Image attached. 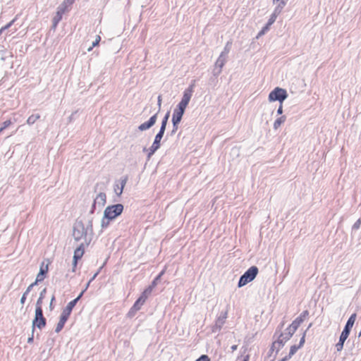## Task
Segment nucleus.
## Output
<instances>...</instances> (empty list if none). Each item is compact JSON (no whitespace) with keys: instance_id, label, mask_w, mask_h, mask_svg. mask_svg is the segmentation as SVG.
Instances as JSON below:
<instances>
[{"instance_id":"f257e3e1","label":"nucleus","mask_w":361,"mask_h":361,"mask_svg":"<svg viewBox=\"0 0 361 361\" xmlns=\"http://www.w3.org/2000/svg\"><path fill=\"white\" fill-rule=\"evenodd\" d=\"M93 236L94 235L86 228L82 220L75 221L73 226V237L75 241L84 240L82 243L87 247L91 243Z\"/></svg>"},{"instance_id":"f03ea898","label":"nucleus","mask_w":361,"mask_h":361,"mask_svg":"<svg viewBox=\"0 0 361 361\" xmlns=\"http://www.w3.org/2000/svg\"><path fill=\"white\" fill-rule=\"evenodd\" d=\"M123 209L124 206L121 203L107 206L104 211L105 219L114 221L123 213Z\"/></svg>"},{"instance_id":"7ed1b4c3","label":"nucleus","mask_w":361,"mask_h":361,"mask_svg":"<svg viewBox=\"0 0 361 361\" xmlns=\"http://www.w3.org/2000/svg\"><path fill=\"white\" fill-rule=\"evenodd\" d=\"M258 274V268L255 266L248 269L240 278L238 287H243L255 279Z\"/></svg>"},{"instance_id":"20e7f679","label":"nucleus","mask_w":361,"mask_h":361,"mask_svg":"<svg viewBox=\"0 0 361 361\" xmlns=\"http://www.w3.org/2000/svg\"><path fill=\"white\" fill-rule=\"evenodd\" d=\"M294 334L295 332L293 331H290V328L288 327L284 332L281 334L278 340L273 343L271 350H276L278 352Z\"/></svg>"},{"instance_id":"39448f33","label":"nucleus","mask_w":361,"mask_h":361,"mask_svg":"<svg viewBox=\"0 0 361 361\" xmlns=\"http://www.w3.org/2000/svg\"><path fill=\"white\" fill-rule=\"evenodd\" d=\"M47 325V319L44 317L43 310L40 309L35 311V317L32 320V331H35V328L42 329Z\"/></svg>"},{"instance_id":"423d86ee","label":"nucleus","mask_w":361,"mask_h":361,"mask_svg":"<svg viewBox=\"0 0 361 361\" xmlns=\"http://www.w3.org/2000/svg\"><path fill=\"white\" fill-rule=\"evenodd\" d=\"M287 97L288 94L286 90L277 87L269 93L268 99L270 102L279 101L280 103H283Z\"/></svg>"},{"instance_id":"0eeeda50","label":"nucleus","mask_w":361,"mask_h":361,"mask_svg":"<svg viewBox=\"0 0 361 361\" xmlns=\"http://www.w3.org/2000/svg\"><path fill=\"white\" fill-rule=\"evenodd\" d=\"M173 129L171 135L176 133L178 128V124L180 123V102L178 103L173 111L172 116Z\"/></svg>"},{"instance_id":"6e6552de","label":"nucleus","mask_w":361,"mask_h":361,"mask_svg":"<svg viewBox=\"0 0 361 361\" xmlns=\"http://www.w3.org/2000/svg\"><path fill=\"white\" fill-rule=\"evenodd\" d=\"M194 87L195 81H193L192 83L189 86V87L187 88L184 92L183 97L182 99V116L183 115L185 109L188 104L189 101L191 98Z\"/></svg>"},{"instance_id":"1a4fd4ad","label":"nucleus","mask_w":361,"mask_h":361,"mask_svg":"<svg viewBox=\"0 0 361 361\" xmlns=\"http://www.w3.org/2000/svg\"><path fill=\"white\" fill-rule=\"evenodd\" d=\"M67 11L66 6L59 5L57 8L56 15L52 18L51 28L55 30L59 22L61 20L63 15Z\"/></svg>"},{"instance_id":"9d476101","label":"nucleus","mask_w":361,"mask_h":361,"mask_svg":"<svg viewBox=\"0 0 361 361\" xmlns=\"http://www.w3.org/2000/svg\"><path fill=\"white\" fill-rule=\"evenodd\" d=\"M286 4V3L285 1H281V3L275 8L273 13L271 15L268 20V23H267L268 26L270 27L276 21L278 16L281 13Z\"/></svg>"},{"instance_id":"9b49d317","label":"nucleus","mask_w":361,"mask_h":361,"mask_svg":"<svg viewBox=\"0 0 361 361\" xmlns=\"http://www.w3.org/2000/svg\"><path fill=\"white\" fill-rule=\"evenodd\" d=\"M157 113H155L153 116H152L149 119L144 122L143 123L140 124L138 126V130L140 131H144L149 129L152 128L157 122Z\"/></svg>"},{"instance_id":"f8f14e48","label":"nucleus","mask_w":361,"mask_h":361,"mask_svg":"<svg viewBox=\"0 0 361 361\" xmlns=\"http://www.w3.org/2000/svg\"><path fill=\"white\" fill-rule=\"evenodd\" d=\"M47 272H48V264L44 265V263L42 262L39 267V271L35 279L37 282L39 283V282L43 281L44 280V279L46 278Z\"/></svg>"},{"instance_id":"ddd939ff","label":"nucleus","mask_w":361,"mask_h":361,"mask_svg":"<svg viewBox=\"0 0 361 361\" xmlns=\"http://www.w3.org/2000/svg\"><path fill=\"white\" fill-rule=\"evenodd\" d=\"M86 245L85 243H80L79 246L75 250L73 259L75 261H79L84 255L85 252V247Z\"/></svg>"},{"instance_id":"4468645a","label":"nucleus","mask_w":361,"mask_h":361,"mask_svg":"<svg viewBox=\"0 0 361 361\" xmlns=\"http://www.w3.org/2000/svg\"><path fill=\"white\" fill-rule=\"evenodd\" d=\"M94 204H97L99 208L103 207L106 202V195L104 192H99L94 198Z\"/></svg>"},{"instance_id":"2eb2a0df","label":"nucleus","mask_w":361,"mask_h":361,"mask_svg":"<svg viewBox=\"0 0 361 361\" xmlns=\"http://www.w3.org/2000/svg\"><path fill=\"white\" fill-rule=\"evenodd\" d=\"M226 61L227 56L223 54H220V56H219L215 63L216 68H219V71L217 72L218 74H219L221 72V69L224 67V64L226 63Z\"/></svg>"},{"instance_id":"dca6fc26","label":"nucleus","mask_w":361,"mask_h":361,"mask_svg":"<svg viewBox=\"0 0 361 361\" xmlns=\"http://www.w3.org/2000/svg\"><path fill=\"white\" fill-rule=\"evenodd\" d=\"M227 318V312H225L224 313L221 314L218 319L216 321L215 327L218 329H221L223 325L225 323V321Z\"/></svg>"},{"instance_id":"f3484780","label":"nucleus","mask_w":361,"mask_h":361,"mask_svg":"<svg viewBox=\"0 0 361 361\" xmlns=\"http://www.w3.org/2000/svg\"><path fill=\"white\" fill-rule=\"evenodd\" d=\"M128 180V177L127 176H123L120 178L121 187L119 188V192H117V189L116 188H114V191L116 193L117 196L119 197L123 193V188H124Z\"/></svg>"},{"instance_id":"a211bd4d","label":"nucleus","mask_w":361,"mask_h":361,"mask_svg":"<svg viewBox=\"0 0 361 361\" xmlns=\"http://www.w3.org/2000/svg\"><path fill=\"white\" fill-rule=\"evenodd\" d=\"M356 314H353L348 319V320L347 321V323L344 327V329L350 332L355 322V320H356Z\"/></svg>"},{"instance_id":"6ab92c4d","label":"nucleus","mask_w":361,"mask_h":361,"mask_svg":"<svg viewBox=\"0 0 361 361\" xmlns=\"http://www.w3.org/2000/svg\"><path fill=\"white\" fill-rule=\"evenodd\" d=\"M303 322L302 317H297L288 326L290 331H296L300 325Z\"/></svg>"},{"instance_id":"aec40b11","label":"nucleus","mask_w":361,"mask_h":361,"mask_svg":"<svg viewBox=\"0 0 361 361\" xmlns=\"http://www.w3.org/2000/svg\"><path fill=\"white\" fill-rule=\"evenodd\" d=\"M169 117H170V111H167L162 119L161 127H160V129L159 131L165 133L166 125H167Z\"/></svg>"},{"instance_id":"412c9836","label":"nucleus","mask_w":361,"mask_h":361,"mask_svg":"<svg viewBox=\"0 0 361 361\" xmlns=\"http://www.w3.org/2000/svg\"><path fill=\"white\" fill-rule=\"evenodd\" d=\"M160 147H158L155 145H152V146L149 148V149H147L146 147L143 148V151H148L147 154V159H149L150 157L156 152V151Z\"/></svg>"},{"instance_id":"4be33fe9","label":"nucleus","mask_w":361,"mask_h":361,"mask_svg":"<svg viewBox=\"0 0 361 361\" xmlns=\"http://www.w3.org/2000/svg\"><path fill=\"white\" fill-rule=\"evenodd\" d=\"M286 120V117L285 116H282L278 118L274 123V128L277 130L281 124H283Z\"/></svg>"},{"instance_id":"5701e85b","label":"nucleus","mask_w":361,"mask_h":361,"mask_svg":"<svg viewBox=\"0 0 361 361\" xmlns=\"http://www.w3.org/2000/svg\"><path fill=\"white\" fill-rule=\"evenodd\" d=\"M164 135V133L159 131L157 134L155 135L154 140L153 142V145H155L158 147L161 145V140Z\"/></svg>"},{"instance_id":"b1692460","label":"nucleus","mask_w":361,"mask_h":361,"mask_svg":"<svg viewBox=\"0 0 361 361\" xmlns=\"http://www.w3.org/2000/svg\"><path fill=\"white\" fill-rule=\"evenodd\" d=\"M40 118V115L37 114H32L31 116H30L26 121V123L29 125V126H31V125H33L38 119H39Z\"/></svg>"},{"instance_id":"393cba45","label":"nucleus","mask_w":361,"mask_h":361,"mask_svg":"<svg viewBox=\"0 0 361 361\" xmlns=\"http://www.w3.org/2000/svg\"><path fill=\"white\" fill-rule=\"evenodd\" d=\"M152 290L151 287L148 286L144 290L139 298H142L143 301L145 302L149 295L152 293Z\"/></svg>"},{"instance_id":"a878e982","label":"nucleus","mask_w":361,"mask_h":361,"mask_svg":"<svg viewBox=\"0 0 361 361\" xmlns=\"http://www.w3.org/2000/svg\"><path fill=\"white\" fill-rule=\"evenodd\" d=\"M164 270H162L154 279V280L152 281V283L149 286V287L152 288V289H153L157 285V283H159V281H160L161 279V276L164 274Z\"/></svg>"},{"instance_id":"bb28decb","label":"nucleus","mask_w":361,"mask_h":361,"mask_svg":"<svg viewBox=\"0 0 361 361\" xmlns=\"http://www.w3.org/2000/svg\"><path fill=\"white\" fill-rule=\"evenodd\" d=\"M113 220H109V219H105V214L103 215V217L101 221V228L102 229H106L110 225L111 221Z\"/></svg>"},{"instance_id":"cd10ccee","label":"nucleus","mask_w":361,"mask_h":361,"mask_svg":"<svg viewBox=\"0 0 361 361\" xmlns=\"http://www.w3.org/2000/svg\"><path fill=\"white\" fill-rule=\"evenodd\" d=\"M144 303H145V302L143 301L142 298H138L133 305V309H135V310H137V311L140 310L142 305Z\"/></svg>"},{"instance_id":"c85d7f7f","label":"nucleus","mask_w":361,"mask_h":361,"mask_svg":"<svg viewBox=\"0 0 361 361\" xmlns=\"http://www.w3.org/2000/svg\"><path fill=\"white\" fill-rule=\"evenodd\" d=\"M76 304H77V300L75 301V300H73L67 304L66 307L63 310H66V312L71 313L73 311V309L75 307Z\"/></svg>"},{"instance_id":"c756f323","label":"nucleus","mask_w":361,"mask_h":361,"mask_svg":"<svg viewBox=\"0 0 361 361\" xmlns=\"http://www.w3.org/2000/svg\"><path fill=\"white\" fill-rule=\"evenodd\" d=\"M71 313L66 312V310H63L62 312L60 315L59 320L66 323L67 320L68 319Z\"/></svg>"},{"instance_id":"7c9ffc66","label":"nucleus","mask_w":361,"mask_h":361,"mask_svg":"<svg viewBox=\"0 0 361 361\" xmlns=\"http://www.w3.org/2000/svg\"><path fill=\"white\" fill-rule=\"evenodd\" d=\"M86 228L94 235L93 231V217H90L85 226Z\"/></svg>"},{"instance_id":"2f4dec72","label":"nucleus","mask_w":361,"mask_h":361,"mask_svg":"<svg viewBox=\"0 0 361 361\" xmlns=\"http://www.w3.org/2000/svg\"><path fill=\"white\" fill-rule=\"evenodd\" d=\"M349 334H350V331H348L345 329H343L340 336L339 340L345 342L346 341V339L348 338Z\"/></svg>"},{"instance_id":"473e14b6","label":"nucleus","mask_w":361,"mask_h":361,"mask_svg":"<svg viewBox=\"0 0 361 361\" xmlns=\"http://www.w3.org/2000/svg\"><path fill=\"white\" fill-rule=\"evenodd\" d=\"M231 42H227L224 47V51L221 53V54H223V55L227 56V55L229 53L230 49H231Z\"/></svg>"},{"instance_id":"72a5a7b5","label":"nucleus","mask_w":361,"mask_h":361,"mask_svg":"<svg viewBox=\"0 0 361 361\" xmlns=\"http://www.w3.org/2000/svg\"><path fill=\"white\" fill-rule=\"evenodd\" d=\"M66 323L61 322V321H59L58 324H56V329H55V332L56 333H59L62 329L64 327V325H65Z\"/></svg>"},{"instance_id":"f704fd0d","label":"nucleus","mask_w":361,"mask_h":361,"mask_svg":"<svg viewBox=\"0 0 361 361\" xmlns=\"http://www.w3.org/2000/svg\"><path fill=\"white\" fill-rule=\"evenodd\" d=\"M12 122L11 120H6L2 123L1 127L0 128V133L6 128L9 127L11 125Z\"/></svg>"},{"instance_id":"c9c22d12","label":"nucleus","mask_w":361,"mask_h":361,"mask_svg":"<svg viewBox=\"0 0 361 361\" xmlns=\"http://www.w3.org/2000/svg\"><path fill=\"white\" fill-rule=\"evenodd\" d=\"M300 348V347H299V345L298 346L292 345L290 348V350L289 355L287 357L288 359H289L292 355H293Z\"/></svg>"},{"instance_id":"e433bc0d","label":"nucleus","mask_w":361,"mask_h":361,"mask_svg":"<svg viewBox=\"0 0 361 361\" xmlns=\"http://www.w3.org/2000/svg\"><path fill=\"white\" fill-rule=\"evenodd\" d=\"M269 26H268L267 25H266L262 29V30L258 33V35H257V39L259 38L260 37H262V35H264L269 30Z\"/></svg>"},{"instance_id":"4c0bfd02","label":"nucleus","mask_w":361,"mask_h":361,"mask_svg":"<svg viewBox=\"0 0 361 361\" xmlns=\"http://www.w3.org/2000/svg\"><path fill=\"white\" fill-rule=\"evenodd\" d=\"M44 298H39L37 299L35 305V310L42 309V303H43Z\"/></svg>"},{"instance_id":"58836bf2","label":"nucleus","mask_w":361,"mask_h":361,"mask_svg":"<svg viewBox=\"0 0 361 361\" xmlns=\"http://www.w3.org/2000/svg\"><path fill=\"white\" fill-rule=\"evenodd\" d=\"M17 18L16 17L15 18H13L11 21H10L8 24H6L5 26L2 27L0 30H1V32L4 31V30H6L7 29H8L13 23L16 20Z\"/></svg>"},{"instance_id":"ea45409f","label":"nucleus","mask_w":361,"mask_h":361,"mask_svg":"<svg viewBox=\"0 0 361 361\" xmlns=\"http://www.w3.org/2000/svg\"><path fill=\"white\" fill-rule=\"evenodd\" d=\"M344 343L345 342L339 340L338 342L336 343V348L338 352H340L343 350Z\"/></svg>"},{"instance_id":"a19ab883","label":"nucleus","mask_w":361,"mask_h":361,"mask_svg":"<svg viewBox=\"0 0 361 361\" xmlns=\"http://www.w3.org/2000/svg\"><path fill=\"white\" fill-rule=\"evenodd\" d=\"M75 0H64L62 4L60 5L66 6V10H67L68 6L72 5Z\"/></svg>"},{"instance_id":"79ce46f5","label":"nucleus","mask_w":361,"mask_h":361,"mask_svg":"<svg viewBox=\"0 0 361 361\" xmlns=\"http://www.w3.org/2000/svg\"><path fill=\"white\" fill-rule=\"evenodd\" d=\"M195 361H210V359L207 355H202Z\"/></svg>"},{"instance_id":"37998d69","label":"nucleus","mask_w":361,"mask_h":361,"mask_svg":"<svg viewBox=\"0 0 361 361\" xmlns=\"http://www.w3.org/2000/svg\"><path fill=\"white\" fill-rule=\"evenodd\" d=\"M137 310H135V309H133V307H132L130 309L129 312H128V317H134V315L135 314V313H136V312H137Z\"/></svg>"},{"instance_id":"c03bdc74","label":"nucleus","mask_w":361,"mask_h":361,"mask_svg":"<svg viewBox=\"0 0 361 361\" xmlns=\"http://www.w3.org/2000/svg\"><path fill=\"white\" fill-rule=\"evenodd\" d=\"M161 101H162L161 95H159L158 98H157L158 110L156 112V113H157V114H159V112L160 111V109H161Z\"/></svg>"},{"instance_id":"a18cd8bd","label":"nucleus","mask_w":361,"mask_h":361,"mask_svg":"<svg viewBox=\"0 0 361 361\" xmlns=\"http://www.w3.org/2000/svg\"><path fill=\"white\" fill-rule=\"evenodd\" d=\"M39 282H37L35 280L32 283H31L26 289L27 293H30L32 288L38 284Z\"/></svg>"},{"instance_id":"49530a36","label":"nucleus","mask_w":361,"mask_h":361,"mask_svg":"<svg viewBox=\"0 0 361 361\" xmlns=\"http://www.w3.org/2000/svg\"><path fill=\"white\" fill-rule=\"evenodd\" d=\"M97 205V204H94V202H93V203L91 206V209L90 210L89 214H93L95 212Z\"/></svg>"},{"instance_id":"de8ad7c7","label":"nucleus","mask_w":361,"mask_h":361,"mask_svg":"<svg viewBox=\"0 0 361 361\" xmlns=\"http://www.w3.org/2000/svg\"><path fill=\"white\" fill-rule=\"evenodd\" d=\"M102 266L98 269V271L92 276V277L90 279L89 281H90V283L94 281L95 279V278L97 277V276L99 274V273L100 272L101 269H102Z\"/></svg>"},{"instance_id":"09e8293b","label":"nucleus","mask_w":361,"mask_h":361,"mask_svg":"<svg viewBox=\"0 0 361 361\" xmlns=\"http://www.w3.org/2000/svg\"><path fill=\"white\" fill-rule=\"evenodd\" d=\"M54 300H55V296L53 295L51 297V301H50V304H49V310L51 311H52L54 310V305H53V302H54Z\"/></svg>"},{"instance_id":"8fccbe9b","label":"nucleus","mask_w":361,"mask_h":361,"mask_svg":"<svg viewBox=\"0 0 361 361\" xmlns=\"http://www.w3.org/2000/svg\"><path fill=\"white\" fill-rule=\"evenodd\" d=\"M361 221L360 219H358L353 225V228L354 229H358L360 226Z\"/></svg>"},{"instance_id":"3c124183","label":"nucleus","mask_w":361,"mask_h":361,"mask_svg":"<svg viewBox=\"0 0 361 361\" xmlns=\"http://www.w3.org/2000/svg\"><path fill=\"white\" fill-rule=\"evenodd\" d=\"M46 293H47V288H43V289L41 290V292H40V293H39V298H45V295H46Z\"/></svg>"},{"instance_id":"603ef678","label":"nucleus","mask_w":361,"mask_h":361,"mask_svg":"<svg viewBox=\"0 0 361 361\" xmlns=\"http://www.w3.org/2000/svg\"><path fill=\"white\" fill-rule=\"evenodd\" d=\"M308 314H309L308 311L305 310L299 316V317H302V321H304V319H305L306 317L308 316Z\"/></svg>"},{"instance_id":"864d4df0","label":"nucleus","mask_w":361,"mask_h":361,"mask_svg":"<svg viewBox=\"0 0 361 361\" xmlns=\"http://www.w3.org/2000/svg\"><path fill=\"white\" fill-rule=\"evenodd\" d=\"M306 331L304 332L302 337L301 338L299 343V347H302L305 343V337Z\"/></svg>"},{"instance_id":"5fc2aeb1","label":"nucleus","mask_w":361,"mask_h":361,"mask_svg":"<svg viewBox=\"0 0 361 361\" xmlns=\"http://www.w3.org/2000/svg\"><path fill=\"white\" fill-rule=\"evenodd\" d=\"M98 44H99L98 41L94 40V41L92 43V46H91L90 48H88V49H87V51H90L92 49V48H93V47H94L97 46Z\"/></svg>"},{"instance_id":"6e6d98bb","label":"nucleus","mask_w":361,"mask_h":361,"mask_svg":"<svg viewBox=\"0 0 361 361\" xmlns=\"http://www.w3.org/2000/svg\"><path fill=\"white\" fill-rule=\"evenodd\" d=\"M85 293V290H82L80 294L78 295L77 298H75V299H73L74 300H77V302L81 299V298L82 297V295H84Z\"/></svg>"},{"instance_id":"4d7b16f0","label":"nucleus","mask_w":361,"mask_h":361,"mask_svg":"<svg viewBox=\"0 0 361 361\" xmlns=\"http://www.w3.org/2000/svg\"><path fill=\"white\" fill-rule=\"evenodd\" d=\"M34 332L35 331H32L31 336L27 338V343H32L33 342V341H34Z\"/></svg>"},{"instance_id":"13d9d810","label":"nucleus","mask_w":361,"mask_h":361,"mask_svg":"<svg viewBox=\"0 0 361 361\" xmlns=\"http://www.w3.org/2000/svg\"><path fill=\"white\" fill-rule=\"evenodd\" d=\"M277 114L279 115H281L283 114V104L282 103H280L279 107L277 109Z\"/></svg>"},{"instance_id":"bf43d9fd","label":"nucleus","mask_w":361,"mask_h":361,"mask_svg":"<svg viewBox=\"0 0 361 361\" xmlns=\"http://www.w3.org/2000/svg\"><path fill=\"white\" fill-rule=\"evenodd\" d=\"M78 261H75L73 259V269H72V271L73 272H75V268L77 267V264H78Z\"/></svg>"},{"instance_id":"052dcab7","label":"nucleus","mask_w":361,"mask_h":361,"mask_svg":"<svg viewBox=\"0 0 361 361\" xmlns=\"http://www.w3.org/2000/svg\"><path fill=\"white\" fill-rule=\"evenodd\" d=\"M77 112H74L70 116H69V121H72V120L74 118V116L76 114Z\"/></svg>"},{"instance_id":"680f3d73","label":"nucleus","mask_w":361,"mask_h":361,"mask_svg":"<svg viewBox=\"0 0 361 361\" xmlns=\"http://www.w3.org/2000/svg\"><path fill=\"white\" fill-rule=\"evenodd\" d=\"M90 281H88L86 286H85V288L82 290H85V292L87 290L88 287L90 286Z\"/></svg>"},{"instance_id":"e2e57ef3","label":"nucleus","mask_w":361,"mask_h":361,"mask_svg":"<svg viewBox=\"0 0 361 361\" xmlns=\"http://www.w3.org/2000/svg\"><path fill=\"white\" fill-rule=\"evenodd\" d=\"M25 300H26V298H25L24 297H21L20 302L22 305H23L25 303Z\"/></svg>"},{"instance_id":"0e129e2a","label":"nucleus","mask_w":361,"mask_h":361,"mask_svg":"<svg viewBox=\"0 0 361 361\" xmlns=\"http://www.w3.org/2000/svg\"><path fill=\"white\" fill-rule=\"evenodd\" d=\"M238 348V345H233L231 346V350L232 351H235V350H237Z\"/></svg>"},{"instance_id":"69168bd1","label":"nucleus","mask_w":361,"mask_h":361,"mask_svg":"<svg viewBox=\"0 0 361 361\" xmlns=\"http://www.w3.org/2000/svg\"><path fill=\"white\" fill-rule=\"evenodd\" d=\"M94 40L98 41V42L99 43V42L101 41V37L99 35H97L96 39Z\"/></svg>"},{"instance_id":"338daca9","label":"nucleus","mask_w":361,"mask_h":361,"mask_svg":"<svg viewBox=\"0 0 361 361\" xmlns=\"http://www.w3.org/2000/svg\"><path fill=\"white\" fill-rule=\"evenodd\" d=\"M28 293H27V290H25V291L23 293V295H22V297H24L25 298H27V295H28Z\"/></svg>"},{"instance_id":"774afa93","label":"nucleus","mask_w":361,"mask_h":361,"mask_svg":"<svg viewBox=\"0 0 361 361\" xmlns=\"http://www.w3.org/2000/svg\"><path fill=\"white\" fill-rule=\"evenodd\" d=\"M288 360V357H283V359H281V360L279 361H286Z\"/></svg>"}]
</instances>
